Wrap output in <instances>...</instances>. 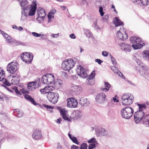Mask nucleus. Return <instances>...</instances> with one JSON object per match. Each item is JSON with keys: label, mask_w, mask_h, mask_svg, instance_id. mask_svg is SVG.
Segmentation results:
<instances>
[{"label": "nucleus", "mask_w": 149, "mask_h": 149, "mask_svg": "<svg viewBox=\"0 0 149 149\" xmlns=\"http://www.w3.org/2000/svg\"><path fill=\"white\" fill-rule=\"evenodd\" d=\"M97 134L98 136H106L108 134V132L104 128L99 127L95 129Z\"/></svg>", "instance_id": "16"}, {"label": "nucleus", "mask_w": 149, "mask_h": 149, "mask_svg": "<svg viewBox=\"0 0 149 149\" xmlns=\"http://www.w3.org/2000/svg\"><path fill=\"white\" fill-rule=\"evenodd\" d=\"M81 89V88L79 86L75 85L73 86L72 90L74 92H77L80 90Z\"/></svg>", "instance_id": "37"}, {"label": "nucleus", "mask_w": 149, "mask_h": 149, "mask_svg": "<svg viewBox=\"0 0 149 149\" xmlns=\"http://www.w3.org/2000/svg\"><path fill=\"white\" fill-rule=\"evenodd\" d=\"M143 57L146 60L149 61V50H144L143 52Z\"/></svg>", "instance_id": "32"}, {"label": "nucleus", "mask_w": 149, "mask_h": 149, "mask_svg": "<svg viewBox=\"0 0 149 149\" xmlns=\"http://www.w3.org/2000/svg\"><path fill=\"white\" fill-rule=\"evenodd\" d=\"M54 81V76L51 74L48 73L43 75L42 79L43 83L48 84L53 83Z\"/></svg>", "instance_id": "6"}, {"label": "nucleus", "mask_w": 149, "mask_h": 149, "mask_svg": "<svg viewBox=\"0 0 149 149\" xmlns=\"http://www.w3.org/2000/svg\"><path fill=\"white\" fill-rule=\"evenodd\" d=\"M13 89L14 90L15 92L17 94L21 95L22 93L19 91L17 87H14L13 88Z\"/></svg>", "instance_id": "48"}, {"label": "nucleus", "mask_w": 149, "mask_h": 149, "mask_svg": "<svg viewBox=\"0 0 149 149\" xmlns=\"http://www.w3.org/2000/svg\"><path fill=\"white\" fill-rule=\"evenodd\" d=\"M106 95L104 93H101L98 94L95 98L96 102L100 103H103L105 100Z\"/></svg>", "instance_id": "14"}, {"label": "nucleus", "mask_w": 149, "mask_h": 149, "mask_svg": "<svg viewBox=\"0 0 149 149\" xmlns=\"http://www.w3.org/2000/svg\"><path fill=\"white\" fill-rule=\"evenodd\" d=\"M134 112L133 109L128 107L122 109L120 111V115L123 118L129 119L132 116Z\"/></svg>", "instance_id": "4"}, {"label": "nucleus", "mask_w": 149, "mask_h": 149, "mask_svg": "<svg viewBox=\"0 0 149 149\" xmlns=\"http://www.w3.org/2000/svg\"><path fill=\"white\" fill-rule=\"evenodd\" d=\"M76 72L78 75L83 78H85L87 77L86 70L80 65H79L77 68Z\"/></svg>", "instance_id": "10"}, {"label": "nucleus", "mask_w": 149, "mask_h": 149, "mask_svg": "<svg viewBox=\"0 0 149 149\" xmlns=\"http://www.w3.org/2000/svg\"><path fill=\"white\" fill-rule=\"evenodd\" d=\"M17 63L16 62H12L9 63L6 68L7 71L11 74L15 73L17 70Z\"/></svg>", "instance_id": "8"}, {"label": "nucleus", "mask_w": 149, "mask_h": 149, "mask_svg": "<svg viewBox=\"0 0 149 149\" xmlns=\"http://www.w3.org/2000/svg\"><path fill=\"white\" fill-rule=\"evenodd\" d=\"M60 113L63 119L68 121H70V118L67 116L66 114L67 111H65L64 109H61L60 110Z\"/></svg>", "instance_id": "26"}, {"label": "nucleus", "mask_w": 149, "mask_h": 149, "mask_svg": "<svg viewBox=\"0 0 149 149\" xmlns=\"http://www.w3.org/2000/svg\"><path fill=\"white\" fill-rule=\"evenodd\" d=\"M59 36V33L56 34H52L51 35V36L53 38H56L58 36Z\"/></svg>", "instance_id": "56"}, {"label": "nucleus", "mask_w": 149, "mask_h": 149, "mask_svg": "<svg viewBox=\"0 0 149 149\" xmlns=\"http://www.w3.org/2000/svg\"><path fill=\"white\" fill-rule=\"evenodd\" d=\"M141 1L143 5L147 6L149 4V0H141Z\"/></svg>", "instance_id": "40"}, {"label": "nucleus", "mask_w": 149, "mask_h": 149, "mask_svg": "<svg viewBox=\"0 0 149 149\" xmlns=\"http://www.w3.org/2000/svg\"><path fill=\"white\" fill-rule=\"evenodd\" d=\"M111 69L114 72L117 73L118 71V70L114 66H111Z\"/></svg>", "instance_id": "46"}, {"label": "nucleus", "mask_w": 149, "mask_h": 149, "mask_svg": "<svg viewBox=\"0 0 149 149\" xmlns=\"http://www.w3.org/2000/svg\"><path fill=\"white\" fill-rule=\"evenodd\" d=\"M136 62L137 64L139 65L141 68L144 71H147L148 69V67L144 65H143V63L141 62L138 59H136Z\"/></svg>", "instance_id": "34"}, {"label": "nucleus", "mask_w": 149, "mask_h": 149, "mask_svg": "<svg viewBox=\"0 0 149 149\" xmlns=\"http://www.w3.org/2000/svg\"><path fill=\"white\" fill-rule=\"evenodd\" d=\"M113 101L115 102H118V100L116 98L113 97Z\"/></svg>", "instance_id": "64"}, {"label": "nucleus", "mask_w": 149, "mask_h": 149, "mask_svg": "<svg viewBox=\"0 0 149 149\" xmlns=\"http://www.w3.org/2000/svg\"><path fill=\"white\" fill-rule=\"evenodd\" d=\"M42 106L43 107L46 108L48 109H50L52 108V107L50 106L45 104H42Z\"/></svg>", "instance_id": "50"}, {"label": "nucleus", "mask_w": 149, "mask_h": 149, "mask_svg": "<svg viewBox=\"0 0 149 149\" xmlns=\"http://www.w3.org/2000/svg\"><path fill=\"white\" fill-rule=\"evenodd\" d=\"M14 111L15 114H17V117L18 118L21 117L23 115L24 113L22 111H19L18 109H14Z\"/></svg>", "instance_id": "35"}, {"label": "nucleus", "mask_w": 149, "mask_h": 149, "mask_svg": "<svg viewBox=\"0 0 149 149\" xmlns=\"http://www.w3.org/2000/svg\"><path fill=\"white\" fill-rule=\"evenodd\" d=\"M70 38L72 39H74L76 38L75 35L73 33L71 34L70 35Z\"/></svg>", "instance_id": "61"}, {"label": "nucleus", "mask_w": 149, "mask_h": 149, "mask_svg": "<svg viewBox=\"0 0 149 149\" xmlns=\"http://www.w3.org/2000/svg\"><path fill=\"white\" fill-rule=\"evenodd\" d=\"M95 147V144L91 143L88 146V149H93Z\"/></svg>", "instance_id": "49"}, {"label": "nucleus", "mask_w": 149, "mask_h": 149, "mask_svg": "<svg viewBox=\"0 0 149 149\" xmlns=\"http://www.w3.org/2000/svg\"><path fill=\"white\" fill-rule=\"evenodd\" d=\"M143 123L146 126L149 127V114L144 116L143 118Z\"/></svg>", "instance_id": "25"}, {"label": "nucleus", "mask_w": 149, "mask_h": 149, "mask_svg": "<svg viewBox=\"0 0 149 149\" xmlns=\"http://www.w3.org/2000/svg\"><path fill=\"white\" fill-rule=\"evenodd\" d=\"M95 61L97 62L99 64H100L103 61L100 59H95Z\"/></svg>", "instance_id": "55"}, {"label": "nucleus", "mask_w": 149, "mask_h": 149, "mask_svg": "<svg viewBox=\"0 0 149 149\" xmlns=\"http://www.w3.org/2000/svg\"><path fill=\"white\" fill-rule=\"evenodd\" d=\"M68 135L70 138L73 142L77 145L79 144V142L78 141L76 137H75L71 135L70 132L68 133Z\"/></svg>", "instance_id": "30"}, {"label": "nucleus", "mask_w": 149, "mask_h": 149, "mask_svg": "<svg viewBox=\"0 0 149 149\" xmlns=\"http://www.w3.org/2000/svg\"><path fill=\"white\" fill-rule=\"evenodd\" d=\"M139 73L141 74L144 77H146V76L147 75V74H149V72H143V71L139 70Z\"/></svg>", "instance_id": "45"}, {"label": "nucleus", "mask_w": 149, "mask_h": 149, "mask_svg": "<svg viewBox=\"0 0 149 149\" xmlns=\"http://www.w3.org/2000/svg\"><path fill=\"white\" fill-rule=\"evenodd\" d=\"M139 110L134 114V120L136 123L141 122L145 116V112L146 109V107L145 104H137Z\"/></svg>", "instance_id": "2"}, {"label": "nucleus", "mask_w": 149, "mask_h": 149, "mask_svg": "<svg viewBox=\"0 0 149 149\" xmlns=\"http://www.w3.org/2000/svg\"><path fill=\"white\" fill-rule=\"evenodd\" d=\"M80 149H87V144L86 143H83L81 146Z\"/></svg>", "instance_id": "43"}, {"label": "nucleus", "mask_w": 149, "mask_h": 149, "mask_svg": "<svg viewBox=\"0 0 149 149\" xmlns=\"http://www.w3.org/2000/svg\"><path fill=\"white\" fill-rule=\"evenodd\" d=\"M99 12L100 13V15L101 16H103L104 14V13L103 12V8L101 7H99Z\"/></svg>", "instance_id": "47"}, {"label": "nucleus", "mask_w": 149, "mask_h": 149, "mask_svg": "<svg viewBox=\"0 0 149 149\" xmlns=\"http://www.w3.org/2000/svg\"><path fill=\"white\" fill-rule=\"evenodd\" d=\"M61 120V118H59L57 120L56 122L58 123L59 124L60 123Z\"/></svg>", "instance_id": "63"}, {"label": "nucleus", "mask_w": 149, "mask_h": 149, "mask_svg": "<svg viewBox=\"0 0 149 149\" xmlns=\"http://www.w3.org/2000/svg\"><path fill=\"white\" fill-rule=\"evenodd\" d=\"M24 98L26 100H29L32 104L34 105H36L37 103L35 102L34 99L29 95H25Z\"/></svg>", "instance_id": "33"}, {"label": "nucleus", "mask_w": 149, "mask_h": 149, "mask_svg": "<svg viewBox=\"0 0 149 149\" xmlns=\"http://www.w3.org/2000/svg\"><path fill=\"white\" fill-rule=\"evenodd\" d=\"M109 56H110V58L111 59V61L112 63L114 65H116V61L115 60L114 58L113 57V56L111 54H109Z\"/></svg>", "instance_id": "39"}, {"label": "nucleus", "mask_w": 149, "mask_h": 149, "mask_svg": "<svg viewBox=\"0 0 149 149\" xmlns=\"http://www.w3.org/2000/svg\"><path fill=\"white\" fill-rule=\"evenodd\" d=\"M122 49L126 52H129L131 50V46L129 44L125 42L122 43L120 45Z\"/></svg>", "instance_id": "20"}, {"label": "nucleus", "mask_w": 149, "mask_h": 149, "mask_svg": "<svg viewBox=\"0 0 149 149\" xmlns=\"http://www.w3.org/2000/svg\"><path fill=\"white\" fill-rule=\"evenodd\" d=\"M5 72L3 70H1L0 68V81H3V83L4 84L9 86L10 85V83L6 79H4L3 77L1 79V77L5 75Z\"/></svg>", "instance_id": "19"}, {"label": "nucleus", "mask_w": 149, "mask_h": 149, "mask_svg": "<svg viewBox=\"0 0 149 149\" xmlns=\"http://www.w3.org/2000/svg\"><path fill=\"white\" fill-rule=\"evenodd\" d=\"M58 94L57 93L52 92L48 94L47 97L49 101L55 104L58 101Z\"/></svg>", "instance_id": "9"}, {"label": "nucleus", "mask_w": 149, "mask_h": 149, "mask_svg": "<svg viewBox=\"0 0 149 149\" xmlns=\"http://www.w3.org/2000/svg\"><path fill=\"white\" fill-rule=\"evenodd\" d=\"M117 73L118 74L119 76L120 77H121L122 78H123V79H125V77L123 76L122 73H121L120 71H118V72Z\"/></svg>", "instance_id": "53"}, {"label": "nucleus", "mask_w": 149, "mask_h": 149, "mask_svg": "<svg viewBox=\"0 0 149 149\" xmlns=\"http://www.w3.org/2000/svg\"><path fill=\"white\" fill-rule=\"evenodd\" d=\"M20 58L23 61L27 63L31 62L33 56L32 53L25 52L21 55Z\"/></svg>", "instance_id": "7"}, {"label": "nucleus", "mask_w": 149, "mask_h": 149, "mask_svg": "<svg viewBox=\"0 0 149 149\" xmlns=\"http://www.w3.org/2000/svg\"><path fill=\"white\" fill-rule=\"evenodd\" d=\"M134 98L132 94L129 93L123 94L121 97V103L123 105H129L133 102Z\"/></svg>", "instance_id": "3"}, {"label": "nucleus", "mask_w": 149, "mask_h": 149, "mask_svg": "<svg viewBox=\"0 0 149 149\" xmlns=\"http://www.w3.org/2000/svg\"><path fill=\"white\" fill-rule=\"evenodd\" d=\"M37 13L38 17L36 19L40 22L43 21L46 15L44 9L42 8H38Z\"/></svg>", "instance_id": "12"}, {"label": "nucleus", "mask_w": 149, "mask_h": 149, "mask_svg": "<svg viewBox=\"0 0 149 149\" xmlns=\"http://www.w3.org/2000/svg\"><path fill=\"white\" fill-rule=\"evenodd\" d=\"M82 115L81 112L79 110H77L76 111L75 116L77 118H79Z\"/></svg>", "instance_id": "38"}, {"label": "nucleus", "mask_w": 149, "mask_h": 149, "mask_svg": "<svg viewBox=\"0 0 149 149\" xmlns=\"http://www.w3.org/2000/svg\"><path fill=\"white\" fill-rule=\"evenodd\" d=\"M94 26L95 28L96 29H100V27L97 26L96 22L95 23Z\"/></svg>", "instance_id": "62"}, {"label": "nucleus", "mask_w": 149, "mask_h": 149, "mask_svg": "<svg viewBox=\"0 0 149 149\" xmlns=\"http://www.w3.org/2000/svg\"><path fill=\"white\" fill-rule=\"evenodd\" d=\"M141 0H137L136 1H133L132 2L136 4H139L140 2H141Z\"/></svg>", "instance_id": "58"}, {"label": "nucleus", "mask_w": 149, "mask_h": 149, "mask_svg": "<svg viewBox=\"0 0 149 149\" xmlns=\"http://www.w3.org/2000/svg\"><path fill=\"white\" fill-rule=\"evenodd\" d=\"M103 19L104 21H107L108 19H109L108 15H105L104 17H103Z\"/></svg>", "instance_id": "54"}, {"label": "nucleus", "mask_w": 149, "mask_h": 149, "mask_svg": "<svg viewBox=\"0 0 149 149\" xmlns=\"http://www.w3.org/2000/svg\"><path fill=\"white\" fill-rule=\"evenodd\" d=\"M32 34L34 36L38 37H40V36H43V35H41L40 34H39L38 33L35 32H33L32 33Z\"/></svg>", "instance_id": "44"}, {"label": "nucleus", "mask_w": 149, "mask_h": 149, "mask_svg": "<svg viewBox=\"0 0 149 149\" xmlns=\"http://www.w3.org/2000/svg\"><path fill=\"white\" fill-rule=\"evenodd\" d=\"M79 148V147L74 145H72L71 146L70 149H78Z\"/></svg>", "instance_id": "57"}, {"label": "nucleus", "mask_w": 149, "mask_h": 149, "mask_svg": "<svg viewBox=\"0 0 149 149\" xmlns=\"http://www.w3.org/2000/svg\"><path fill=\"white\" fill-rule=\"evenodd\" d=\"M62 83L61 80L60 79H57L56 81H54L53 84L55 88H58L61 87Z\"/></svg>", "instance_id": "28"}, {"label": "nucleus", "mask_w": 149, "mask_h": 149, "mask_svg": "<svg viewBox=\"0 0 149 149\" xmlns=\"http://www.w3.org/2000/svg\"><path fill=\"white\" fill-rule=\"evenodd\" d=\"M145 45L144 43H143L142 44H134L132 45V46L134 49H137L141 48Z\"/></svg>", "instance_id": "31"}, {"label": "nucleus", "mask_w": 149, "mask_h": 149, "mask_svg": "<svg viewBox=\"0 0 149 149\" xmlns=\"http://www.w3.org/2000/svg\"><path fill=\"white\" fill-rule=\"evenodd\" d=\"M32 136L33 139L37 140L41 139L42 136L40 131L38 129H36L34 130Z\"/></svg>", "instance_id": "17"}, {"label": "nucleus", "mask_w": 149, "mask_h": 149, "mask_svg": "<svg viewBox=\"0 0 149 149\" xmlns=\"http://www.w3.org/2000/svg\"><path fill=\"white\" fill-rule=\"evenodd\" d=\"M130 39L131 43L133 44H141V43L142 42L141 38L137 37H131Z\"/></svg>", "instance_id": "21"}, {"label": "nucleus", "mask_w": 149, "mask_h": 149, "mask_svg": "<svg viewBox=\"0 0 149 149\" xmlns=\"http://www.w3.org/2000/svg\"><path fill=\"white\" fill-rule=\"evenodd\" d=\"M40 85L39 80L29 83L27 84L28 88L30 91H33L36 88H39Z\"/></svg>", "instance_id": "11"}, {"label": "nucleus", "mask_w": 149, "mask_h": 149, "mask_svg": "<svg viewBox=\"0 0 149 149\" xmlns=\"http://www.w3.org/2000/svg\"><path fill=\"white\" fill-rule=\"evenodd\" d=\"M53 86H46L43 89H40V91L42 94H45L52 93L51 92L54 89Z\"/></svg>", "instance_id": "18"}, {"label": "nucleus", "mask_w": 149, "mask_h": 149, "mask_svg": "<svg viewBox=\"0 0 149 149\" xmlns=\"http://www.w3.org/2000/svg\"><path fill=\"white\" fill-rule=\"evenodd\" d=\"M102 55L105 57H107L108 56V53L106 51H103L102 52Z\"/></svg>", "instance_id": "52"}, {"label": "nucleus", "mask_w": 149, "mask_h": 149, "mask_svg": "<svg viewBox=\"0 0 149 149\" xmlns=\"http://www.w3.org/2000/svg\"><path fill=\"white\" fill-rule=\"evenodd\" d=\"M26 0H23L20 3L21 6L22 7L23 11H22V16H33L35 14L37 8V4L33 2L31 5H29Z\"/></svg>", "instance_id": "1"}, {"label": "nucleus", "mask_w": 149, "mask_h": 149, "mask_svg": "<svg viewBox=\"0 0 149 149\" xmlns=\"http://www.w3.org/2000/svg\"><path fill=\"white\" fill-rule=\"evenodd\" d=\"M88 143H92V144H96L97 141L96 139L95 138H92L91 139L88 141Z\"/></svg>", "instance_id": "41"}, {"label": "nucleus", "mask_w": 149, "mask_h": 149, "mask_svg": "<svg viewBox=\"0 0 149 149\" xmlns=\"http://www.w3.org/2000/svg\"><path fill=\"white\" fill-rule=\"evenodd\" d=\"M67 106L68 107L71 108H75L78 105L77 100L73 98H69L67 99Z\"/></svg>", "instance_id": "13"}, {"label": "nucleus", "mask_w": 149, "mask_h": 149, "mask_svg": "<svg viewBox=\"0 0 149 149\" xmlns=\"http://www.w3.org/2000/svg\"><path fill=\"white\" fill-rule=\"evenodd\" d=\"M116 37L117 39L121 40H124L128 38V36L125 32H124L123 34L120 32V30L117 31L116 33Z\"/></svg>", "instance_id": "15"}, {"label": "nucleus", "mask_w": 149, "mask_h": 149, "mask_svg": "<svg viewBox=\"0 0 149 149\" xmlns=\"http://www.w3.org/2000/svg\"><path fill=\"white\" fill-rule=\"evenodd\" d=\"M62 146L59 143H58L57 148V149H61Z\"/></svg>", "instance_id": "60"}, {"label": "nucleus", "mask_w": 149, "mask_h": 149, "mask_svg": "<svg viewBox=\"0 0 149 149\" xmlns=\"http://www.w3.org/2000/svg\"><path fill=\"white\" fill-rule=\"evenodd\" d=\"M84 33L88 38L92 37L93 35L91 31L88 29H84Z\"/></svg>", "instance_id": "36"}, {"label": "nucleus", "mask_w": 149, "mask_h": 149, "mask_svg": "<svg viewBox=\"0 0 149 149\" xmlns=\"http://www.w3.org/2000/svg\"><path fill=\"white\" fill-rule=\"evenodd\" d=\"M113 23L116 27L123 25V23L117 17H116L113 20Z\"/></svg>", "instance_id": "27"}, {"label": "nucleus", "mask_w": 149, "mask_h": 149, "mask_svg": "<svg viewBox=\"0 0 149 149\" xmlns=\"http://www.w3.org/2000/svg\"><path fill=\"white\" fill-rule=\"evenodd\" d=\"M12 77L13 79L11 80V84H16L19 83L20 78L19 75H13Z\"/></svg>", "instance_id": "24"}, {"label": "nucleus", "mask_w": 149, "mask_h": 149, "mask_svg": "<svg viewBox=\"0 0 149 149\" xmlns=\"http://www.w3.org/2000/svg\"><path fill=\"white\" fill-rule=\"evenodd\" d=\"M79 104L82 106H86L90 104L89 101H87V99L84 97L80 98L79 101Z\"/></svg>", "instance_id": "22"}, {"label": "nucleus", "mask_w": 149, "mask_h": 149, "mask_svg": "<svg viewBox=\"0 0 149 149\" xmlns=\"http://www.w3.org/2000/svg\"><path fill=\"white\" fill-rule=\"evenodd\" d=\"M95 72L94 71H93L91 74L90 75V76H89L88 79H89V80H91L93 79L95 75Z\"/></svg>", "instance_id": "42"}, {"label": "nucleus", "mask_w": 149, "mask_h": 149, "mask_svg": "<svg viewBox=\"0 0 149 149\" xmlns=\"http://www.w3.org/2000/svg\"><path fill=\"white\" fill-rule=\"evenodd\" d=\"M56 12V10L55 9H54L52 11H51L49 13V14H51L52 15H54Z\"/></svg>", "instance_id": "59"}, {"label": "nucleus", "mask_w": 149, "mask_h": 149, "mask_svg": "<svg viewBox=\"0 0 149 149\" xmlns=\"http://www.w3.org/2000/svg\"><path fill=\"white\" fill-rule=\"evenodd\" d=\"M48 21L49 22H50L51 21V19H52V17L54 18V16H52L51 14H49V15L48 16Z\"/></svg>", "instance_id": "51"}, {"label": "nucleus", "mask_w": 149, "mask_h": 149, "mask_svg": "<svg viewBox=\"0 0 149 149\" xmlns=\"http://www.w3.org/2000/svg\"><path fill=\"white\" fill-rule=\"evenodd\" d=\"M75 64V62L72 59H68L62 63V68L65 70L69 71L72 68Z\"/></svg>", "instance_id": "5"}, {"label": "nucleus", "mask_w": 149, "mask_h": 149, "mask_svg": "<svg viewBox=\"0 0 149 149\" xmlns=\"http://www.w3.org/2000/svg\"><path fill=\"white\" fill-rule=\"evenodd\" d=\"M0 32L5 38L7 42L8 43H10L13 42V39L11 37L8 36V34L1 30H0Z\"/></svg>", "instance_id": "23"}, {"label": "nucleus", "mask_w": 149, "mask_h": 149, "mask_svg": "<svg viewBox=\"0 0 149 149\" xmlns=\"http://www.w3.org/2000/svg\"><path fill=\"white\" fill-rule=\"evenodd\" d=\"M104 88L102 87L101 88L102 91L107 92L109 91L110 87L111 85L109 83L106 82H104Z\"/></svg>", "instance_id": "29"}]
</instances>
